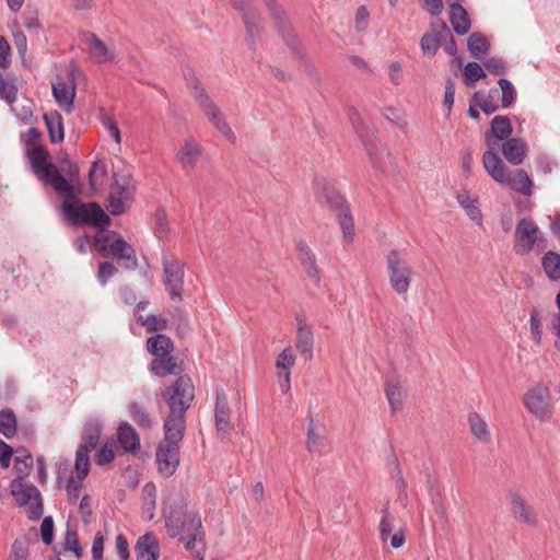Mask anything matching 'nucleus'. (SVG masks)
Here are the masks:
<instances>
[{"mask_svg":"<svg viewBox=\"0 0 560 560\" xmlns=\"http://www.w3.org/2000/svg\"><path fill=\"white\" fill-rule=\"evenodd\" d=\"M348 117L352 124V127L354 128L355 132L358 133V136L360 137V139L362 140L368 153L370 156H372L375 151H376V148H377V143H376V140L375 139H370L368 138L369 136V128L368 126L365 125L364 120L362 119L360 113L354 109V108H350L348 110Z\"/></svg>","mask_w":560,"mask_h":560,"instance_id":"nucleus-29","label":"nucleus"},{"mask_svg":"<svg viewBox=\"0 0 560 560\" xmlns=\"http://www.w3.org/2000/svg\"><path fill=\"white\" fill-rule=\"evenodd\" d=\"M16 417L12 409L7 408L0 411V433L5 438H12L16 432Z\"/></svg>","mask_w":560,"mask_h":560,"instance_id":"nucleus-45","label":"nucleus"},{"mask_svg":"<svg viewBox=\"0 0 560 560\" xmlns=\"http://www.w3.org/2000/svg\"><path fill=\"white\" fill-rule=\"evenodd\" d=\"M74 470L77 474V477L80 480H83L86 478L90 471V457L89 452L78 450L75 451V459H74Z\"/></svg>","mask_w":560,"mask_h":560,"instance_id":"nucleus-49","label":"nucleus"},{"mask_svg":"<svg viewBox=\"0 0 560 560\" xmlns=\"http://www.w3.org/2000/svg\"><path fill=\"white\" fill-rule=\"evenodd\" d=\"M232 4L242 15L246 30V44L255 54L264 31V18L257 8L252 4V0H232Z\"/></svg>","mask_w":560,"mask_h":560,"instance_id":"nucleus-13","label":"nucleus"},{"mask_svg":"<svg viewBox=\"0 0 560 560\" xmlns=\"http://www.w3.org/2000/svg\"><path fill=\"white\" fill-rule=\"evenodd\" d=\"M214 418L219 440L222 442L229 441L231 434V415L228 399L223 390L217 392Z\"/></svg>","mask_w":560,"mask_h":560,"instance_id":"nucleus-22","label":"nucleus"},{"mask_svg":"<svg viewBox=\"0 0 560 560\" xmlns=\"http://www.w3.org/2000/svg\"><path fill=\"white\" fill-rule=\"evenodd\" d=\"M467 48L474 57L482 58L489 50V44L480 33H472L468 37Z\"/></svg>","mask_w":560,"mask_h":560,"instance_id":"nucleus-46","label":"nucleus"},{"mask_svg":"<svg viewBox=\"0 0 560 560\" xmlns=\"http://www.w3.org/2000/svg\"><path fill=\"white\" fill-rule=\"evenodd\" d=\"M13 43L16 48V52L22 60H25L27 54V38L25 34L18 28L12 32Z\"/></svg>","mask_w":560,"mask_h":560,"instance_id":"nucleus-57","label":"nucleus"},{"mask_svg":"<svg viewBox=\"0 0 560 560\" xmlns=\"http://www.w3.org/2000/svg\"><path fill=\"white\" fill-rule=\"evenodd\" d=\"M52 96L56 103L65 112L70 113L73 108V102L75 97V82L70 80L69 82L52 83Z\"/></svg>","mask_w":560,"mask_h":560,"instance_id":"nucleus-26","label":"nucleus"},{"mask_svg":"<svg viewBox=\"0 0 560 560\" xmlns=\"http://www.w3.org/2000/svg\"><path fill=\"white\" fill-rule=\"evenodd\" d=\"M389 285L398 295L406 294L412 283L415 271L404 249L393 248L386 255Z\"/></svg>","mask_w":560,"mask_h":560,"instance_id":"nucleus-10","label":"nucleus"},{"mask_svg":"<svg viewBox=\"0 0 560 560\" xmlns=\"http://www.w3.org/2000/svg\"><path fill=\"white\" fill-rule=\"evenodd\" d=\"M129 200L109 192L108 209L114 215L122 214L126 211V205Z\"/></svg>","mask_w":560,"mask_h":560,"instance_id":"nucleus-62","label":"nucleus"},{"mask_svg":"<svg viewBox=\"0 0 560 560\" xmlns=\"http://www.w3.org/2000/svg\"><path fill=\"white\" fill-rule=\"evenodd\" d=\"M488 175L497 183L509 186L512 190L524 196H532L534 192V182L526 171L517 168L514 172H508V167L502 159H492V163L483 165Z\"/></svg>","mask_w":560,"mask_h":560,"instance_id":"nucleus-11","label":"nucleus"},{"mask_svg":"<svg viewBox=\"0 0 560 560\" xmlns=\"http://www.w3.org/2000/svg\"><path fill=\"white\" fill-rule=\"evenodd\" d=\"M541 266L548 279L560 282V254L547 252L541 259Z\"/></svg>","mask_w":560,"mask_h":560,"instance_id":"nucleus-42","label":"nucleus"},{"mask_svg":"<svg viewBox=\"0 0 560 560\" xmlns=\"http://www.w3.org/2000/svg\"><path fill=\"white\" fill-rule=\"evenodd\" d=\"M117 439L120 446L128 453H136L140 450V436L128 422H122L118 427Z\"/></svg>","mask_w":560,"mask_h":560,"instance_id":"nucleus-30","label":"nucleus"},{"mask_svg":"<svg viewBox=\"0 0 560 560\" xmlns=\"http://www.w3.org/2000/svg\"><path fill=\"white\" fill-rule=\"evenodd\" d=\"M164 436L155 452V462L159 472L170 478L179 465V443L184 439L185 430L163 428Z\"/></svg>","mask_w":560,"mask_h":560,"instance_id":"nucleus-8","label":"nucleus"},{"mask_svg":"<svg viewBox=\"0 0 560 560\" xmlns=\"http://www.w3.org/2000/svg\"><path fill=\"white\" fill-rule=\"evenodd\" d=\"M296 342L295 347L305 360L313 358L314 337L311 327L302 315H296Z\"/></svg>","mask_w":560,"mask_h":560,"instance_id":"nucleus-24","label":"nucleus"},{"mask_svg":"<svg viewBox=\"0 0 560 560\" xmlns=\"http://www.w3.org/2000/svg\"><path fill=\"white\" fill-rule=\"evenodd\" d=\"M14 456L15 479H25L33 468V456L26 448H19Z\"/></svg>","mask_w":560,"mask_h":560,"instance_id":"nucleus-40","label":"nucleus"},{"mask_svg":"<svg viewBox=\"0 0 560 560\" xmlns=\"http://www.w3.org/2000/svg\"><path fill=\"white\" fill-rule=\"evenodd\" d=\"M513 127L508 116L498 115L490 121V128L485 132L487 149L482 154V165L492 163V159L501 160L499 144L512 138Z\"/></svg>","mask_w":560,"mask_h":560,"instance_id":"nucleus-12","label":"nucleus"},{"mask_svg":"<svg viewBox=\"0 0 560 560\" xmlns=\"http://www.w3.org/2000/svg\"><path fill=\"white\" fill-rule=\"evenodd\" d=\"M135 185L128 175H114L110 185V194L131 200L135 192Z\"/></svg>","mask_w":560,"mask_h":560,"instance_id":"nucleus-41","label":"nucleus"},{"mask_svg":"<svg viewBox=\"0 0 560 560\" xmlns=\"http://www.w3.org/2000/svg\"><path fill=\"white\" fill-rule=\"evenodd\" d=\"M28 545L25 538H18L11 547V551L7 560H27Z\"/></svg>","mask_w":560,"mask_h":560,"instance_id":"nucleus-52","label":"nucleus"},{"mask_svg":"<svg viewBox=\"0 0 560 560\" xmlns=\"http://www.w3.org/2000/svg\"><path fill=\"white\" fill-rule=\"evenodd\" d=\"M486 77L483 68L476 61H470L464 67V79L468 86H472L478 80Z\"/></svg>","mask_w":560,"mask_h":560,"instance_id":"nucleus-50","label":"nucleus"},{"mask_svg":"<svg viewBox=\"0 0 560 560\" xmlns=\"http://www.w3.org/2000/svg\"><path fill=\"white\" fill-rule=\"evenodd\" d=\"M70 186L69 190L59 192L55 190L57 195L63 198V202L60 207L63 219L74 225H93L98 229V232L105 231L109 223V217L96 202H82L74 198V187L68 182Z\"/></svg>","mask_w":560,"mask_h":560,"instance_id":"nucleus-4","label":"nucleus"},{"mask_svg":"<svg viewBox=\"0 0 560 560\" xmlns=\"http://www.w3.org/2000/svg\"><path fill=\"white\" fill-rule=\"evenodd\" d=\"M442 33L444 34L443 40H446L444 45L445 52L452 57H455V59H458L457 45L455 43L454 36L444 22H442Z\"/></svg>","mask_w":560,"mask_h":560,"instance_id":"nucleus-59","label":"nucleus"},{"mask_svg":"<svg viewBox=\"0 0 560 560\" xmlns=\"http://www.w3.org/2000/svg\"><path fill=\"white\" fill-rule=\"evenodd\" d=\"M201 155L200 147L191 139H186L175 154L176 160L184 170H191Z\"/></svg>","mask_w":560,"mask_h":560,"instance_id":"nucleus-28","label":"nucleus"},{"mask_svg":"<svg viewBox=\"0 0 560 560\" xmlns=\"http://www.w3.org/2000/svg\"><path fill=\"white\" fill-rule=\"evenodd\" d=\"M526 409L538 420L548 421L552 415L550 390L544 383H537L524 395Z\"/></svg>","mask_w":560,"mask_h":560,"instance_id":"nucleus-14","label":"nucleus"},{"mask_svg":"<svg viewBox=\"0 0 560 560\" xmlns=\"http://www.w3.org/2000/svg\"><path fill=\"white\" fill-rule=\"evenodd\" d=\"M262 2L277 26L278 34L293 51H298V43L293 34V28L283 7L279 4L277 0H262Z\"/></svg>","mask_w":560,"mask_h":560,"instance_id":"nucleus-19","label":"nucleus"},{"mask_svg":"<svg viewBox=\"0 0 560 560\" xmlns=\"http://www.w3.org/2000/svg\"><path fill=\"white\" fill-rule=\"evenodd\" d=\"M118 272L117 267L110 261H103L98 265L97 281L101 285H105L110 278Z\"/></svg>","mask_w":560,"mask_h":560,"instance_id":"nucleus-54","label":"nucleus"},{"mask_svg":"<svg viewBox=\"0 0 560 560\" xmlns=\"http://www.w3.org/2000/svg\"><path fill=\"white\" fill-rule=\"evenodd\" d=\"M187 508L188 502L183 493H171L163 506L165 527L171 537L179 536L195 560H203L206 541L201 517L197 512H188Z\"/></svg>","mask_w":560,"mask_h":560,"instance_id":"nucleus-1","label":"nucleus"},{"mask_svg":"<svg viewBox=\"0 0 560 560\" xmlns=\"http://www.w3.org/2000/svg\"><path fill=\"white\" fill-rule=\"evenodd\" d=\"M385 395L392 412L399 411L404 406V394L397 383L387 382Z\"/></svg>","mask_w":560,"mask_h":560,"instance_id":"nucleus-44","label":"nucleus"},{"mask_svg":"<svg viewBox=\"0 0 560 560\" xmlns=\"http://www.w3.org/2000/svg\"><path fill=\"white\" fill-rule=\"evenodd\" d=\"M456 200L464 209L467 217L478 225H482V213L479 208L478 199L472 197L469 191L464 190L456 195Z\"/></svg>","mask_w":560,"mask_h":560,"instance_id":"nucleus-34","label":"nucleus"},{"mask_svg":"<svg viewBox=\"0 0 560 560\" xmlns=\"http://www.w3.org/2000/svg\"><path fill=\"white\" fill-rule=\"evenodd\" d=\"M499 90L491 88L489 91H477L472 95L475 103L486 115H491L499 109Z\"/></svg>","mask_w":560,"mask_h":560,"instance_id":"nucleus-33","label":"nucleus"},{"mask_svg":"<svg viewBox=\"0 0 560 560\" xmlns=\"http://www.w3.org/2000/svg\"><path fill=\"white\" fill-rule=\"evenodd\" d=\"M485 67L490 73H492L494 75L505 74V72H506L505 62L500 57L488 58L485 61Z\"/></svg>","mask_w":560,"mask_h":560,"instance_id":"nucleus-61","label":"nucleus"},{"mask_svg":"<svg viewBox=\"0 0 560 560\" xmlns=\"http://www.w3.org/2000/svg\"><path fill=\"white\" fill-rule=\"evenodd\" d=\"M44 121L51 143H59L65 138L62 116L57 110L44 114Z\"/></svg>","mask_w":560,"mask_h":560,"instance_id":"nucleus-37","label":"nucleus"},{"mask_svg":"<svg viewBox=\"0 0 560 560\" xmlns=\"http://www.w3.org/2000/svg\"><path fill=\"white\" fill-rule=\"evenodd\" d=\"M163 284L170 298L182 301L185 278V264L176 258L162 257Z\"/></svg>","mask_w":560,"mask_h":560,"instance_id":"nucleus-15","label":"nucleus"},{"mask_svg":"<svg viewBox=\"0 0 560 560\" xmlns=\"http://www.w3.org/2000/svg\"><path fill=\"white\" fill-rule=\"evenodd\" d=\"M40 139V131L34 127L30 128L25 135H22L25 154L30 160L34 174L44 185L51 186L59 192L69 190L70 186L68 185V180L49 160V153L42 145Z\"/></svg>","mask_w":560,"mask_h":560,"instance_id":"nucleus-2","label":"nucleus"},{"mask_svg":"<svg viewBox=\"0 0 560 560\" xmlns=\"http://www.w3.org/2000/svg\"><path fill=\"white\" fill-rule=\"evenodd\" d=\"M18 78L13 73L0 72V100L4 101L14 110L13 104L18 98Z\"/></svg>","mask_w":560,"mask_h":560,"instance_id":"nucleus-35","label":"nucleus"},{"mask_svg":"<svg viewBox=\"0 0 560 560\" xmlns=\"http://www.w3.org/2000/svg\"><path fill=\"white\" fill-rule=\"evenodd\" d=\"M23 24L28 31L40 30L42 25L38 20V11L27 8L23 13Z\"/></svg>","mask_w":560,"mask_h":560,"instance_id":"nucleus-60","label":"nucleus"},{"mask_svg":"<svg viewBox=\"0 0 560 560\" xmlns=\"http://www.w3.org/2000/svg\"><path fill=\"white\" fill-rule=\"evenodd\" d=\"M82 39L86 45L88 51L93 61L97 65L115 62L116 51L114 48L108 47L92 32H83Z\"/></svg>","mask_w":560,"mask_h":560,"instance_id":"nucleus-20","label":"nucleus"},{"mask_svg":"<svg viewBox=\"0 0 560 560\" xmlns=\"http://www.w3.org/2000/svg\"><path fill=\"white\" fill-rule=\"evenodd\" d=\"M148 351L154 357L149 365L150 372L154 376L164 377L167 375H177L183 370L171 355L173 351V341L163 334H156L147 340Z\"/></svg>","mask_w":560,"mask_h":560,"instance_id":"nucleus-7","label":"nucleus"},{"mask_svg":"<svg viewBox=\"0 0 560 560\" xmlns=\"http://www.w3.org/2000/svg\"><path fill=\"white\" fill-rule=\"evenodd\" d=\"M101 431L97 427L95 428H86L82 434L81 443L78 446V450H83L85 452L93 451L100 442Z\"/></svg>","mask_w":560,"mask_h":560,"instance_id":"nucleus-48","label":"nucleus"},{"mask_svg":"<svg viewBox=\"0 0 560 560\" xmlns=\"http://www.w3.org/2000/svg\"><path fill=\"white\" fill-rule=\"evenodd\" d=\"M101 122L117 144L121 142V135L115 119L108 114L102 113Z\"/></svg>","mask_w":560,"mask_h":560,"instance_id":"nucleus-56","label":"nucleus"},{"mask_svg":"<svg viewBox=\"0 0 560 560\" xmlns=\"http://www.w3.org/2000/svg\"><path fill=\"white\" fill-rule=\"evenodd\" d=\"M148 302H139L136 308V319L137 322L145 327L148 331H156L163 330L166 328L167 322L165 318L159 317L156 315H142L141 311L148 306Z\"/></svg>","mask_w":560,"mask_h":560,"instance_id":"nucleus-38","label":"nucleus"},{"mask_svg":"<svg viewBox=\"0 0 560 560\" xmlns=\"http://www.w3.org/2000/svg\"><path fill=\"white\" fill-rule=\"evenodd\" d=\"M512 517L521 525L536 528L539 525V515L535 508L518 492L511 490L508 493Z\"/></svg>","mask_w":560,"mask_h":560,"instance_id":"nucleus-18","label":"nucleus"},{"mask_svg":"<svg viewBox=\"0 0 560 560\" xmlns=\"http://www.w3.org/2000/svg\"><path fill=\"white\" fill-rule=\"evenodd\" d=\"M505 160L512 165H520L526 158L527 147L521 138H510L499 144Z\"/></svg>","mask_w":560,"mask_h":560,"instance_id":"nucleus-27","label":"nucleus"},{"mask_svg":"<svg viewBox=\"0 0 560 560\" xmlns=\"http://www.w3.org/2000/svg\"><path fill=\"white\" fill-rule=\"evenodd\" d=\"M395 529V517L389 512V505L388 502L385 504V506L382 510V517L380 521V539L382 542H386L388 539H390V547L394 549H398L404 546L406 541L405 534L401 529H398L394 533L393 536H390L392 532Z\"/></svg>","mask_w":560,"mask_h":560,"instance_id":"nucleus-21","label":"nucleus"},{"mask_svg":"<svg viewBox=\"0 0 560 560\" xmlns=\"http://www.w3.org/2000/svg\"><path fill=\"white\" fill-rule=\"evenodd\" d=\"M82 481L83 480H80L78 477H77V479H74L73 477H70L68 479L67 486H66V492H67V498L70 502H75L80 498L81 490L83 487Z\"/></svg>","mask_w":560,"mask_h":560,"instance_id":"nucleus-58","label":"nucleus"},{"mask_svg":"<svg viewBox=\"0 0 560 560\" xmlns=\"http://www.w3.org/2000/svg\"><path fill=\"white\" fill-rule=\"evenodd\" d=\"M95 249L103 257H113L127 270H136L139 266L133 246L117 232L105 230L93 236Z\"/></svg>","mask_w":560,"mask_h":560,"instance_id":"nucleus-6","label":"nucleus"},{"mask_svg":"<svg viewBox=\"0 0 560 560\" xmlns=\"http://www.w3.org/2000/svg\"><path fill=\"white\" fill-rule=\"evenodd\" d=\"M467 422L471 434L483 444H488L492 440L490 428L481 415L471 411L467 416Z\"/></svg>","mask_w":560,"mask_h":560,"instance_id":"nucleus-31","label":"nucleus"},{"mask_svg":"<svg viewBox=\"0 0 560 560\" xmlns=\"http://www.w3.org/2000/svg\"><path fill=\"white\" fill-rule=\"evenodd\" d=\"M115 458L114 445L106 442L95 454V463L98 466H105L112 463Z\"/></svg>","mask_w":560,"mask_h":560,"instance_id":"nucleus-55","label":"nucleus"},{"mask_svg":"<svg viewBox=\"0 0 560 560\" xmlns=\"http://www.w3.org/2000/svg\"><path fill=\"white\" fill-rule=\"evenodd\" d=\"M63 549L71 551L75 557L82 556V548L79 545L78 532L74 528L68 527L63 536Z\"/></svg>","mask_w":560,"mask_h":560,"instance_id":"nucleus-51","label":"nucleus"},{"mask_svg":"<svg viewBox=\"0 0 560 560\" xmlns=\"http://www.w3.org/2000/svg\"><path fill=\"white\" fill-rule=\"evenodd\" d=\"M444 39V34L442 33V23L438 28L432 30L431 32L425 33L420 40V47L423 55L428 57H433L438 52L442 40Z\"/></svg>","mask_w":560,"mask_h":560,"instance_id":"nucleus-39","label":"nucleus"},{"mask_svg":"<svg viewBox=\"0 0 560 560\" xmlns=\"http://www.w3.org/2000/svg\"><path fill=\"white\" fill-rule=\"evenodd\" d=\"M295 363V355L291 347L284 348L278 355L276 366L279 371L290 372V369Z\"/></svg>","mask_w":560,"mask_h":560,"instance_id":"nucleus-53","label":"nucleus"},{"mask_svg":"<svg viewBox=\"0 0 560 560\" xmlns=\"http://www.w3.org/2000/svg\"><path fill=\"white\" fill-rule=\"evenodd\" d=\"M498 84L501 89V106L510 108L515 103L516 90L513 83L505 78L499 79Z\"/></svg>","mask_w":560,"mask_h":560,"instance_id":"nucleus-47","label":"nucleus"},{"mask_svg":"<svg viewBox=\"0 0 560 560\" xmlns=\"http://www.w3.org/2000/svg\"><path fill=\"white\" fill-rule=\"evenodd\" d=\"M195 398V386L191 378L179 372L176 380L161 389V400L167 407L163 428L186 430L185 413Z\"/></svg>","mask_w":560,"mask_h":560,"instance_id":"nucleus-3","label":"nucleus"},{"mask_svg":"<svg viewBox=\"0 0 560 560\" xmlns=\"http://www.w3.org/2000/svg\"><path fill=\"white\" fill-rule=\"evenodd\" d=\"M184 78L191 95L199 104L215 130L226 140L233 142L235 140V133L231 129L221 110L212 102L211 97L196 77L195 71L189 67L185 68Z\"/></svg>","mask_w":560,"mask_h":560,"instance_id":"nucleus-5","label":"nucleus"},{"mask_svg":"<svg viewBox=\"0 0 560 560\" xmlns=\"http://www.w3.org/2000/svg\"><path fill=\"white\" fill-rule=\"evenodd\" d=\"M130 418L142 429H150L153 424L152 418L144 406L137 401H130L128 405Z\"/></svg>","mask_w":560,"mask_h":560,"instance_id":"nucleus-43","label":"nucleus"},{"mask_svg":"<svg viewBox=\"0 0 560 560\" xmlns=\"http://www.w3.org/2000/svg\"><path fill=\"white\" fill-rule=\"evenodd\" d=\"M315 189L323 202L336 213L345 236L352 240L354 234L353 218L345 197L327 184L325 179H316Z\"/></svg>","mask_w":560,"mask_h":560,"instance_id":"nucleus-9","label":"nucleus"},{"mask_svg":"<svg viewBox=\"0 0 560 560\" xmlns=\"http://www.w3.org/2000/svg\"><path fill=\"white\" fill-rule=\"evenodd\" d=\"M42 540L45 545H50L54 540V521L51 516H46L40 524Z\"/></svg>","mask_w":560,"mask_h":560,"instance_id":"nucleus-63","label":"nucleus"},{"mask_svg":"<svg viewBox=\"0 0 560 560\" xmlns=\"http://www.w3.org/2000/svg\"><path fill=\"white\" fill-rule=\"evenodd\" d=\"M308 424L306 430V448L314 453L319 450L325 439V427L320 421H315L310 415L307 416Z\"/></svg>","mask_w":560,"mask_h":560,"instance_id":"nucleus-32","label":"nucleus"},{"mask_svg":"<svg viewBox=\"0 0 560 560\" xmlns=\"http://www.w3.org/2000/svg\"><path fill=\"white\" fill-rule=\"evenodd\" d=\"M541 241L537 224L528 218H522L515 228L514 252L520 256L529 254Z\"/></svg>","mask_w":560,"mask_h":560,"instance_id":"nucleus-17","label":"nucleus"},{"mask_svg":"<svg viewBox=\"0 0 560 560\" xmlns=\"http://www.w3.org/2000/svg\"><path fill=\"white\" fill-rule=\"evenodd\" d=\"M450 21L457 35H465L470 30L471 24L468 13L459 3H454L450 8Z\"/></svg>","mask_w":560,"mask_h":560,"instance_id":"nucleus-36","label":"nucleus"},{"mask_svg":"<svg viewBox=\"0 0 560 560\" xmlns=\"http://www.w3.org/2000/svg\"><path fill=\"white\" fill-rule=\"evenodd\" d=\"M299 254V259L303 266L307 277L316 284L320 283V270L317 266L316 255L304 240H299L295 243Z\"/></svg>","mask_w":560,"mask_h":560,"instance_id":"nucleus-23","label":"nucleus"},{"mask_svg":"<svg viewBox=\"0 0 560 560\" xmlns=\"http://www.w3.org/2000/svg\"><path fill=\"white\" fill-rule=\"evenodd\" d=\"M105 536L98 530L96 532L92 542V558L93 560H103Z\"/></svg>","mask_w":560,"mask_h":560,"instance_id":"nucleus-64","label":"nucleus"},{"mask_svg":"<svg viewBox=\"0 0 560 560\" xmlns=\"http://www.w3.org/2000/svg\"><path fill=\"white\" fill-rule=\"evenodd\" d=\"M137 560H158L160 557V542L156 536L148 532L140 536L135 545Z\"/></svg>","mask_w":560,"mask_h":560,"instance_id":"nucleus-25","label":"nucleus"},{"mask_svg":"<svg viewBox=\"0 0 560 560\" xmlns=\"http://www.w3.org/2000/svg\"><path fill=\"white\" fill-rule=\"evenodd\" d=\"M11 494L14 497L19 506H25L35 502V505L30 510L28 517L31 520H38L43 514V502L40 492L35 486H28L24 479H13L10 485Z\"/></svg>","mask_w":560,"mask_h":560,"instance_id":"nucleus-16","label":"nucleus"}]
</instances>
